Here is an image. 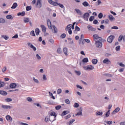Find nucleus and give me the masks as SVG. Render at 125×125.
Here are the masks:
<instances>
[{"label": "nucleus", "instance_id": "423d86ee", "mask_svg": "<svg viewBox=\"0 0 125 125\" xmlns=\"http://www.w3.org/2000/svg\"><path fill=\"white\" fill-rule=\"evenodd\" d=\"M1 108L2 109H4L5 110H6L7 109H12L13 108V106L11 105H2Z\"/></svg>", "mask_w": 125, "mask_h": 125}, {"label": "nucleus", "instance_id": "412c9836", "mask_svg": "<svg viewBox=\"0 0 125 125\" xmlns=\"http://www.w3.org/2000/svg\"><path fill=\"white\" fill-rule=\"evenodd\" d=\"M63 51L65 55H68V49L67 48V47L63 48Z\"/></svg>", "mask_w": 125, "mask_h": 125}, {"label": "nucleus", "instance_id": "f03ea898", "mask_svg": "<svg viewBox=\"0 0 125 125\" xmlns=\"http://www.w3.org/2000/svg\"><path fill=\"white\" fill-rule=\"evenodd\" d=\"M36 5L37 8H41L42 6V0H37Z\"/></svg>", "mask_w": 125, "mask_h": 125}, {"label": "nucleus", "instance_id": "603ef678", "mask_svg": "<svg viewBox=\"0 0 125 125\" xmlns=\"http://www.w3.org/2000/svg\"><path fill=\"white\" fill-rule=\"evenodd\" d=\"M3 86H4V83L3 82H1L0 81V87H3Z\"/></svg>", "mask_w": 125, "mask_h": 125}, {"label": "nucleus", "instance_id": "f3484780", "mask_svg": "<svg viewBox=\"0 0 125 125\" xmlns=\"http://www.w3.org/2000/svg\"><path fill=\"white\" fill-rule=\"evenodd\" d=\"M103 63H104L105 64H110V63H111V62L109 60V59H105L103 61Z\"/></svg>", "mask_w": 125, "mask_h": 125}, {"label": "nucleus", "instance_id": "79ce46f5", "mask_svg": "<svg viewBox=\"0 0 125 125\" xmlns=\"http://www.w3.org/2000/svg\"><path fill=\"white\" fill-rule=\"evenodd\" d=\"M30 35L33 36V37H36V34H35V31L34 30H32L30 32Z\"/></svg>", "mask_w": 125, "mask_h": 125}, {"label": "nucleus", "instance_id": "aec40b11", "mask_svg": "<svg viewBox=\"0 0 125 125\" xmlns=\"http://www.w3.org/2000/svg\"><path fill=\"white\" fill-rule=\"evenodd\" d=\"M0 94H1V95H3L4 96H5L7 94V92H6V91H5L0 90Z\"/></svg>", "mask_w": 125, "mask_h": 125}, {"label": "nucleus", "instance_id": "473e14b6", "mask_svg": "<svg viewBox=\"0 0 125 125\" xmlns=\"http://www.w3.org/2000/svg\"><path fill=\"white\" fill-rule=\"evenodd\" d=\"M2 38H3V39H4V40H5L6 41H7V40L9 39V37L6 35H2Z\"/></svg>", "mask_w": 125, "mask_h": 125}, {"label": "nucleus", "instance_id": "c756f323", "mask_svg": "<svg viewBox=\"0 0 125 125\" xmlns=\"http://www.w3.org/2000/svg\"><path fill=\"white\" fill-rule=\"evenodd\" d=\"M108 19H109V20L112 21L114 20V19H115L114 18V17H113V15H110L108 16Z\"/></svg>", "mask_w": 125, "mask_h": 125}, {"label": "nucleus", "instance_id": "1a4fd4ad", "mask_svg": "<svg viewBox=\"0 0 125 125\" xmlns=\"http://www.w3.org/2000/svg\"><path fill=\"white\" fill-rule=\"evenodd\" d=\"M47 25L50 30L52 29V26H51V22L50 21V20H47Z\"/></svg>", "mask_w": 125, "mask_h": 125}, {"label": "nucleus", "instance_id": "49530a36", "mask_svg": "<svg viewBox=\"0 0 125 125\" xmlns=\"http://www.w3.org/2000/svg\"><path fill=\"white\" fill-rule=\"evenodd\" d=\"M36 58L38 60H41L42 59V57H40V55L39 54H36Z\"/></svg>", "mask_w": 125, "mask_h": 125}, {"label": "nucleus", "instance_id": "bb28decb", "mask_svg": "<svg viewBox=\"0 0 125 125\" xmlns=\"http://www.w3.org/2000/svg\"><path fill=\"white\" fill-rule=\"evenodd\" d=\"M83 63H87L88 62V58H84L83 60H82Z\"/></svg>", "mask_w": 125, "mask_h": 125}, {"label": "nucleus", "instance_id": "3c124183", "mask_svg": "<svg viewBox=\"0 0 125 125\" xmlns=\"http://www.w3.org/2000/svg\"><path fill=\"white\" fill-rule=\"evenodd\" d=\"M61 108H62L61 105H57L55 107L56 110H60Z\"/></svg>", "mask_w": 125, "mask_h": 125}, {"label": "nucleus", "instance_id": "ddd939ff", "mask_svg": "<svg viewBox=\"0 0 125 125\" xmlns=\"http://www.w3.org/2000/svg\"><path fill=\"white\" fill-rule=\"evenodd\" d=\"M6 120H7V121H8V122H10V123H11V122H12V118L11 117V116H10L9 115H7L6 116Z\"/></svg>", "mask_w": 125, "mask_h": 125}, {"label": "nucleus", "instance_id": "a19ab883", "mask_svg": "<svg viewBox=\"0 0 125 125\" xmlns=\"http://www.w3.org/2000/svg\"><path fill=\"white\" fill-rule=\"evenodd\" d=\"M51 116H53L54 117V118L55 119L56 118V114L54 112H52L50 114Z\"/></svg>", "mask_w": 125, "mask_h": 125}, {"label": "nucleus", "instance_id": "7ed1b4c3", "mask_svg": "<svg viewBox=\"0 0 125 125\" xmlns=\"http://www.w3.org/2000/svg\"><path fill=\"white\" fill-rule=\"evenodd\" d=\"M93 37L94 38V41H95V42H97V40H99V41H102V38L98 36V35L97 34H94L93 36Z\"/></svg>", "mask_w": 125, "mask_h": 125}, {"label": "nucleus", "instance_id": "6ab92c4d", "mask_svg": "<svg viewBox=\"0 0 125 125\" xmlns=\"http://www.w3.org/2000/svg\"><path fill=\"white\" fill-rule=\"evenodd\" d=\"M120 109L119 107H117L112 112V115H114L115 113H118L119 112V111H120Z\"/></svg>", "mask_w": 125, "mask_h": 125}, {"label": "nucleus", "instance_id": "cd10ccee", "mask_svg": "<svg viewBox=\"0 0 125 125\" xmlns=\"http://www.w3.org/2000/svg\"><path fill=\"white\" fill-rule=\"evenodd\" d=\"M7 19H9V20H12L13 19V17L11 16V15H8L6 16Z\"/></svg>", "mask_w": 125, "mask_h": 125}, {"label": "nucleus", "instance_id": "72a5a7b5", "mask_svg": "<svg viewBox=\"0 0 125 125\" xmlns=\"http://www.w3.org/2000/svg\"><path fill=\"white\" fill-rule=\"evenodd\" d=\"M73 107H74V108H79V107H80V104H79L78 103H75L73 105Z\"/></svg>", "mask_w": 125, "mask_h": 125}, {"label": "nucleus", "instance_id": "a878e982", "mask_svg": "<svg viewBox=\"0 0 125 125\" xmlns=\"http://www.w3.org/2000/svg\"><path fill=\"white\" fill-rule=\"evenodd\" d=\"M75 11L79 15H82L83 14V12H82V11H81L79 9H76Z\"/></svg>", "mask_w": 125, "mask_h": 125}, {"label": "nucleus", "instance_id": "4d7b16f0", "mask_svg": "<svg viewBox=\"0 0 125 125\" xmlns=\"http://www.w3.org/2000/svg\"><path fill=\"white\" fill-rule=\"evenodd\" d=\"M65 103L66 104H70V100L68 99H66L65 100Z\"/></svg>", "mask_w": 125, "mask_h": 125}, {"label": "nucleus", "instance_id": "bf43d9fd", "mask_svg": "<svg viewBox=\"0 0 125 125\" xmlns=\"http://www.w3.org/2000/svg\"><path fill=\"white\" fill-rule=\"evenodd\" d=\"M52 5H54V6H57L58 5V3L53 1Z\"/></svg>", "mask_w": 125, "mask_h": 125}, {"label": "nucleus", "instance_id": "052dcab7", "mask_svg": "<svg viewBox=\"0 0 125 125\" xmlns=\"http://www.w3.org/2000/svg\"><path fill=\"white\" fill-rule=\"evenodd\" d=\"M75 72L76 73V74H77V75H78V76H81V72L79 71H75Z\"/></svg>", "mask_w": 125, "mask_h": 125}, {"label": "nucleus", "instance_id": "6e6d98bb", "mask_svg": "<svg viewBox=\"0 0 125 125\" xmlns=\"http://www.w3.org/2000/svg\"><path fill=\"white\" fill-rule=\"evenodd\" d=\"M105 123H106L107 125H112L113 124L112 121H105Z\"/></svg>", "mask_w": 125, "mask_h": 125}, {"label": "nucleus", "instance_id": "4c0bfd02", "mask_svg": "<svg viewBox=\"0 0 125 125\" xmlns=\"http://www.w3.org/2000/svg\"><path fill=\"white\" fill-rule=\"evenodd\" d=\"M75 116H83V112L82 111H79L76 115Z\"/></svg>", "mask_w": 125, "mask_h": 125}, {"label": "nucleus", "instance_id": "e2e57ef3", "mask_svg": "<svg viewBox=\"0 0 125 125\" xmlns=\"http://www.w3.org/2000/svg\"><path fill=\"white\" fill-rule=\"evenodd\" d=\"M61 92H62V90H61V89H58V90H57L58 94H60V93H61Z\"/></svg>", "mask_w": 125, "mask_h": 125}, {"label": "nucleus", "instance_id": "f704fd0d", "mask_svg": "<svg viewBox=\"0 0 125 125\" xmlns=\"http://www.w3.org/2000/svg\"><path fill=\"white\" fill-rule=\"evenodd\" d=\"M5 101H6V102H11V101H12V99L7 98L5 100Z\"/></svg>", "mask_w": 125, "mask_h": 125}, {"label": "nucleus", "instance_id": "ea45409f", "mask_svg": "<svg viewBox=\"0 0 125 125\" xmlns=\"http://www.w3.org/2000/svg\"><path fill=\"white\" fill-rule=\"evenodd\" d=\"M6 21L5 20H4V19H2V18H0V23H5Z\"/></svg>", "mask_w": 125, "mask_h": 125}, {"label": "nucleus", "instance_id": "a18cd8bd", "mask_svg": "<svg viewBox=\"0 0 125 125\" xmlns=\"http://www.w3.org/2000/svg\"><path fill=\"white\" fill-rule=\"evenodd\" d=\"M115 49L116 50V51H120V49H121V46L120 45L116 47Z\"/></svg>", "mask_w": 125, "mask_h": 125}, {"label": "nucleus", "instance_id": "c9c22d12", "mask_svg": "<svg viewBox=\"0 0 125 125\" xmlns=\"http://www.w3.org/2000/svg\"><path fill=\"white\" fill-rule=\"evenodd\" d=\"M57 53H59L60 54L62 52V49L61 48H58L57 50Z\"/></svg>", "mask_w": 125, "mask_h": 125}, {"label": "nucleus", "instance_id": "4468645a", "mask_svg": "<svg viewBox=\"0 0 125 125\" xmlns=\"http://www.w3.org/2000/svg\"><path fill=\"white\" fill-rule=\"evenodd\" d=\"M18 16H25L26 15V13L25 11H22V12H19L17 14Z\"/></svg>", "mask_w": 125, "mask_h": 125}, {"label": "nucleus", "instance_id": "37998d69", "mask_svg": "<svg viewBox=\"0 0 125 125\" xmlns=\"http://www.w3.org/2000/svg\"><path fill=\"white\" fill-rule=\"evenodd\" d=\"M61 39H65L66 38V34L63 33L61 35Z\"/></svg>", "mask_w": 125, "mask_h": 125}, {"label": "nucleus", "instance_id": "09e8293b", "mask_svg": "<svg viewBox=\"0 0 125 125\" xmlns=\"http://www.w3.org/2000/svg\"><path fill=\"white\" fill-rule=\"evenodd\" d=\"M110 110H108L107 112L105 113V116L108 117L110 116Z\"/></svg>", "mask_w": 125, "mask_h": 125}, {"label": "nucleus", "instance_id": "393cba45", "mask_svg": "<svg viewBox=\"0 0 125 125\" xmlns=\"http://www.w3.org/2000/svg\"><path fill=\"white\" fill-rule=\"evenodd\" d=\"M98 62V61L96 59H93L92 60V64H94V65H96V64H97Z\"/></svg>", "mask_w": 125, "mask_h": 125}, {"label": "nucleus", "instance_id": "4be33fe9", "mask_svg": "<svg viewBox=\"0 0 125 125\" xmlns=\"http://www.w3.org/2000/svg\"><path fill=\"white\" fill-rule=\"evenodd\" d=\"M23 22L24 23H29V22H30V19L29 18H24Z\"/></svg>", "mask_w": 125, "mask_h": 125}, {"label": "nucleus", "instance_id": "9d476101", "mask_svg": "<svg viewBox=\"0 0 125 125\" xmlns=\"http://www.w3.org/2000/svg\"><path fill=\"white\" fill-rule=\"evenodd\" d=\"M89 17V13H85L83 16V18H84L85 20H86V21H88Z\"/></svg>", "mask_w": 125, "mask_h": 125}, {"label": "nucleus", "instance_id": "a211bd4d", "mask_svg": "<svg viewBox=\"0 0 125 125\" xmlns=\"http://www.w3.org/2000/svg\"><path fill=\"white\" fill-rule=\"evenodd\" d=\"M72 30V24H68L65 28V31H69Z\"/></svg>", "mask_w": 125, "mask_h": 125}, {"label": "nucleus", "instance_id": "dca6fc26", "mask_svg": "<svg viewBox=\"0 0 125 125\" xmlns=\"http://www.w3.org/2000/svg\"><path fill=\"white\" fill-rule=\"evenodd\" d=\"M69 111L64 110L61 114L62 117H64V116H66L67 114H69Z\"/></svg>", "mask_w": 125, "mask_h": 125}, {"label": "nucleus", "instance_id": "f8f14e48", "mask_svg": "<svg viewBox=\"0 0 125 125\" xmlns=\"http://www.w3.org/2000/svg\"><path fill=\"white\" fill-rule=\"evenodd\" d=\"M52 29H53L52 30L53 33H54V34H56V33H57V31H58L57 28H56V27H55V25H52Z\"/></svg>", "mask_w": 125, "mask_h": 125}, {"label": "nucleus", "instance_id": "774afa93", "mask_svg": "<svg viewBox=\"0 0 125 125\" xmlns=\"http://www.w3.org/2000/svg\"><path fill=\"white\" fill-rule=\"evenodd\" d=\"M109 22H110V21L108 19L105 20L104 21L105 24H109Z\"/></svg>", "mask_w": 125, "mask_h": 125}, {"label": "nucleus", "instance_id": "338daca9", "mask_svg": "<svg viewBox=\"0 0 125 125\" xmlns=\"http://www.w3.org/2000/svg\"><path fill=\"white\" fill-rule=\"evenodd\" d=\"M27 101H29V102H32V101H33V100H32V99L30 97H28L27 98Z\"/></svg>", "mask_w": 125, "mask_h": 125}, {"label": "nucleus", "instance_id": "20e7f679", "mask_svg": "<svg viewBox=\"0 0 125 125\" xmlns=\"http://www.w3.org/2000/svg\"><path fill=\"white\" fill-rule=\"evenodd\" d=\"M87 28L88 32H95L96 31V28H94L91 25H88Z\"/></svg>", "mask_w": 125, "mask_h": 125}, {"label": "nucleus", "instance_id": "864d4df0", "mask_svg": "<svg viewBox=\"0 0 125 125\" xmlns=\"http://www.w3.org/2000/svg\"><path fill=\"white\" fill-rule=\"evenodd\" d=\"M58 5H59L61 8H64V5L60 3H58Z\"/></svg>", "mask_w": 125, "mask_h": 125}, {"label": "nucleus", "instance_id": "de8ad7c7", "mask_svg": "<svg viewBox=\"0 0 125 125\" xmlns=\"http://www.w3.org/2000/svg\"><path fill=\"white\" fill-rule=\"evenodd\" d=\"M74 122H75V119H72L68 122V125H71V124H73V123H74Z\"/></svg>", "mask_w": 125, "mask_h": 125}, {"label": "nucleus", "instance_id": "f257e3e1", "mask_svg": "<svg viewBox=\"0 0 125 125\" xmlns=\"http://www.w3.org/2000/svg\"><path fill=\"white\" fill-rule=\"evenodd\" d=\"M83 69H84L86 71H92L93 69H94V66L91 65H88L85 66L83 67Z\"/></svg>", "mask_w": 125, "mask_h": 125}, {"label": "nucleus", "instance_id": "680f3d73", "mask_svg": "<svg viewBox=\"0 0 125 125\" xmlns=\"http://www.w3.org/2000/svg\"><path fill=\"white\" fill-rule=\"evenodd\" d=\"M123 37L122 36H120L118 39L119 42H122V41H123Z\"/></svg>", "mask_w": 125, "mask_h": 125}, {"label": "nucleus", "instance_id": "7c9ffc66", "mask_svg": "<svg viewBox=\"0 0 125 125\" xmlns=\"http://www.w3.org/2000/svg\"><path fill=\"white\" fill-rule=\"evenodd\" d=\"M83 6H84L85 7H87L88 6V5H89V4H88V2H87V1H84L83 3Z\"/></svg>", "mask_w": 125, "mask_h": 125}, {"label": "nucleus", "instance_id": "e433bc0d", "mask_svg": "<svg viewBox=\"0 0 125 125\" xmlns=\"http://www.w3.org/2000/svg\"><path fill=\"white\" fill-rule=\"evenodd\" d=\"M98 17L100 19H102L103 18V14L102 13H100L98 15Z\"/></svg>", "mask_w": 125, "mask_h": 125}, {"label": "nucleus", "instance_id": "5701e85b", "mask_svg": "<svg viewBox=\"0 0 125 125\" xmlns=\"http://www.w3.org/2000/svg\"><path fill=\"white\" fill-rule=\"evenodd\" d=\"M18 6V4H17V3L15 2L13 3V5L11 7L12 9H15L16 7Z\"/></svg>", "mask_w": 125, "mask_h": 125}, {"label": "nucleus", "instance_id": "69168bd1", "mask_svg": "<svg viewBox=\"0 0 125 125\" xmlns=\"http://www.w3.org/2000/svg\"><path fill=\"white\" fill-rule=\"evenodd\" d=\"M34 105H36V106H37V107H40V108H42V106L40 104L34 103Z\"/></svg>", "mask_w": 125, "mask_h": 125}, {"label": "nucleus", "instance_id": "5fc2aeb1", "mask_svg": "<svg viewBox=\"0 0 125 125\" xmlns=\"http://www.w3.org/2000/svg\"><path fill=\"white\" fill-rule=\"evenodd\" d=\"M70 118H71V115L68 114L64 117V119L65 120H68V119H70Z\"/></svg>", "mask_w": 125, "mask_h": 125}, {"label": "nucleus", "instance_id": "0e129e2a", "mask_svg": "<svg viewBox=\"0 0 125 125\" xmlns=\"http://www.w3.org/2000/svg\"><path fill=\"white\" fill-rule=\"evenodd\" d=\"M93 23L95 25H96V24H97V23H98V21H97V20H94Z\"/></svg>", "mask_w": 125, "mask_h": 125}, {"label": "nucleus", "instance_id": "2eb2a0df", "mask_svg": "<svg viewBox=\"0 0 125 125\" xmlns=\"http://www.w3.org/2000/svg\"><path fill=\"white\" fill-rule=\"evenodd\" d=\"M17 86V84L16 83H11L10 84V87L11 88H15Z\"/></svg>", "mask_w": 125, "mask_h": 125}, {"label": "nucleus", "instance_id": "39448f33", "mask_svg": "<svg viewBox=\"0 0 125 125\" xmlns=\"http://www.w3.org/2000/svg\"><path fill=\"white\" fill-rule=\"evenodd\" d=\"M115 39V36L114 35H110L107 40L108 42L111 43L113 42V40Z\"/></svg>", "mask_w": 125, "mask_h": 125}, {"label": "nucleus", "instance_id": "8fccbe9b", "mask_svg": "<svg viewBox=\"0 0 125 125\" xmlns=\"http://www.w3.org/2000/svg\"><path fill=\"white\" fill-rule=\"evenodd\" d=\"M94 20V16H91L89 19L90 22H92V21Z\"/></svg>", "mask_w": 125, "mask_h": 125}, {"label": "nucleus", "instance_id": "b1692460", "mask_svg": "<svg viewBox=\"0 0 125 125\" xmlns=\"http://www.w3.org/2000/svg\"><path fill=\"white\" fill-rule=\"evenodd\" d=\"M35 33L36 36H39V35H40V29L39 28H36L35 29Z\"/></svg>", "mask_w": 125, "mask_h": 125}, {"label": "nucleus", "instance_id": "9b49d317", "mask_svg": "<svg viewBox=\"0 0 125 125\" xmlns=\"http://www.w3.org/2000/svg\"><path fill=\"white\" fill-rule=\"evenodd\" d=\"M41 27L42 28V32H43V33H46V27H45V26H44V25L41 24Z\"/></svg>", "mask_w": 125, "mask_h": 125}, {"label": "nucleus", "instance_id": "c03bdc74", "mask_svg": "<svg viewBox=\"0 0 125 125\" xmlns=\"http://www.w3.org/2000/svg\"><path fill=\"white\" fill-rule=\"evenodd\" d=\"M33 80L35 83H39V82L38 79H36L35 77H33Z\"/></svg>", "mask_w": 125, "mask_h": 125}, {"label": "nucleus", "instance_id": "13d9d810", "mask_svg": "<svg viewBox=\"0 0 125 125\" xmlns=\"http://www.w3.org/2000/svg\"><path fill=\"white\" fill-rule=\"evenodd\" d=\"M105 76L106 77H108V78H112L113 77V75L112 74H106Z\"/></svg>", "mask_w": 125, "mask_h": 125}, {"label": "nucleus", "instance_id": "2f4dec72", "mask_svg": "<svg viewBox=\"0 0 125 125\" xmlns=\"http://www.w3.org/2000/svg\"><path fill=\"white\" fill-rule=\"evenodd\" d=\"M32 9V7L31 6H27L26 7V11H30Z\"/></svg>", "mask_w": 125, "mask_h": 125}, {"label": "nucleus", "instance_id": "0eeeda50", "mask_svg": "<svg viewBox=\"0 0 125 125\" xmlns=\"http://www.w3.org/2000/svg\"><path fill=\"white\" fill-rule=\"evenodd\" d=\"M27 45L29 46V47H30L31 48H32L34 51H36V50H37V48H36V47H35V46H34L33 44L28 42L27 43Z\"/></svg>", "mask_w": 125, "mask_h": 125}, {"label": "nucleus", "instance_id": "6e6552de", "mask_svg": "<svg viewBox=\"0 0 125 125\" xmlns=\"http://www.w3.org/2000/svg\"><path fill=\"white\" fill-rule=\"evenodd\" d=\"M95 44L97 47H102V42L99 41H96Z\"/></svg>", "mask_w": 125, "mask_h": 125}, {"label": "nucleus", "instance_id": "c85d7f7f", "mask_svg": "<svg viewBox=\"0 0 125 125\" xmlns=\"http://www.w3.org/2000/svg\"><path fill=\"white\" fill-rule=\"evenodd\" d=\"M96 116H102L103 115V112L102 111H97L96 113Z\"/></svg>", "mask_w": 125, "mask_h": 125}, {"label": "nucleus", "instance_id": "58836bf2", "mask_svg": "<svg viewBox=\"0 0 125 125\" xmlns=\"http://www.w3.org/2000/svg\"><path fill=\"white\" fill-rule=\"evenodd\" d=\"M80 27H79L78 26H76L75 27V30L74 31V33H76V32H77V31H80Z\"/></svg>", "mask_w": 125, "mask_h": 125}]
</instances>
